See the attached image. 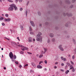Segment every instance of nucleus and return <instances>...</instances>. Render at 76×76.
<instances>
[{
  "mask_svg": "<svg viewBox=\"0 0 76 76\" xmlns=\"http://www.w3.org/2000/svg\"><path fill=\"white\" fill-rule=\"evenodd\" d=\"M39 26H42V24H39Z\"/></svg>",
  "mask_w": 76,
  "mask_h": 76,
  "instance_id": "obj_61",
  "label": "nucleus"
},
{
  "mask_svg": "<svg viewBox=\"0 0 76 76\" xmlns=\"http://www.w3.org/2000/svg\"><path fill=\"white\" fill-rule=\"evenodd\" d=\"M29 30L30 31H32V28L31 26H30L29 27Z\"/></svg>",
  "mask_w": 76,
  "mask_h": 76,
  "instance_id": "obj_28",
  "label": "nucleus"
},
{
  "mask_svg": "<svg viewBox=\"0 0 76 76\" xmlns=\"http://www.w3.org/2000/svg\"><path fill=\"white\" fill-rule=\"evenodd\" d=\"M72 58L73 60H74V59H75V56L74 55H73Z\"/></svg>",
  "mask_w": 76,
  "mask_h": 76,
  "instance_id": "obj_22",
  "label": "nucleus"
},
{
  "mask_svg": "<svg viewBox=\"0 0 76 76\" xmlns=\"http://www.w3.org/2000/svg\"><path fill=\"white\" fill-rule=\"evenodd\" d=\"M20 54H23L24 53V52L22 51H21L20 52Z\"/></svg>",
  "mask_w": 76,
  "mask_h": 76,
  "instance_id": "obj_31",
  "label": "nucleus"
},
{
  "mask_svg": "<svg viewBox=\"0 0 76 76\" xmlns=\"http://www.w3.org/2000/svg\"><path fill=\"white\" fill-rule=\"evenodd\" d=\"M43 61H40L39 64H41V63H43Z\"/></svg>",
  "mask_w": 76,
  "mask_h": 76,
  "instance_id": "obj_32",
  "label": "nucleus"
},
{
  "mask_svg": "<svg viewBox=\"0 0 76 76\" xmlns=\"http://www.w3.org/2000/svg\"><path fill=\"white\" fill-rule=\"evenodd\" d=\"M45 64H47V61L46 60H45Z\"/></svg>",
  "mask_w": 76,
  "mask_h": 76,
  "instance_id": "obj_40",
  "label": "nucleus"
},
{
  "mask_svg": "<svg viewBox=\"0 0 76 76\" xmlns=\"http://www.w3.org/2000/svg\"><path fill=\"white\" fill-rule=\"evenodd\" d=\"M19 67L20 68H21V67H22V65H20Z\"/></svg>",
  "mask_w": 76,
  "mask_h": 76,
  "instance_id": "obj_50",
  "label": "nucleus"
},
{
  "mask_svg": "<svg viewBox=\"0 0 76 76\" xmlns=\"http://www.w3.org/2000/svg\"><path fill=\"white\" fill-rule=\"evenodd\" d=\"M70 68L69 69V70H71V69H73V66L72 65L70 66Z\"/></svg>",
  "mask_w": 76,
  "mask_h": 76,
  "instance_id": "obj_16",
  "label": "nucleus"
},
{
  "mask_svg": "<svg viewBox=\"0 0 76 76\" xmlns=\"http://www.w3.org/2000/svg\"><path fill=\"white\" fill-rule=\"evenodd\" d=\"M41 35H42V33L40 32H39L37 36V41H40V42H41L42 41V36H41Z\"/></svg>",
  "mask_w": 76,
  "mask_h": 76,
  "instance_id": "obj_1",
  "label": "nucleus"
},
{
  "mask_svg": "<svg viewBox=\"0 0 76 76\" xmlns=\"http://www.w3.org/2000/svg\"><path fill=\"white\" fill-rule=\"evenodd\" d=\"M68 56H69V57H70V55H68Z\"/></svg>",
  "mask_w": 76,
  "mask_h": 76,
  "instance_id": "obj_63",
  "label": "nucleus"
},
{
  "mask_svg": "<svg viewBox=\"0 0 76 76\" xmlns=\"http://www.w3.org/2000/svg\"><path fill=\"white\" fill-rule=\"evenodd\" d=\"M30 23H31V25L32 26H35V24H34V22L32 21H30Z\"/></svg>",
  "mask_w": 76,
  "mask_h": 76,
  "instance_id": "obj_9",
  "label": "nucleus"
},
{
  "mask_svg": "<svg viewBox=\"0 0 76 76\" xmlns=\"http://www.w3.org/2000/svg\"><path fill=\"white\" fill-rule=\"evenodd\" d=\"M30 34H34V33H33V32H32V31H31V32H30Z\"/></svg>",
  "mask_w": 76,
  "mask_h": 76,
  "instance_id": "obj_41",
  "label": "nucleus"
},
{
  "mask_svg": "<svg viewBox=\"0 0 76 76\" xmlns=\"http://www.w3.org/2000/svg\"><path fill=\"white\" fill-rule=\"evenodd\" d=\"M50 39H48V43H50Z\"/></svg>",
  "mask_w": 76,
  "mask_h": 76,
  "instance_id": "obj_33",
  "label": "nucleus"
},
{
  "mask_svg": "<svg viewBox=\"0 0 76 76\" xmlns=\"http://www.w3.org/2000/svg\"><path fill=\"white\" fill-rule=\"evenodd\" d=\"M57 66H54V68H55V69H57Z\"/></svg>",
  "mask_w": 76,
  "mask_h": 76,
  "instance_id": "obj_60",
  "label": "nucleus"
},
{
  "mask_svg": "<svg viewBox=\"0 0 76 76\" xmlns=\"http://www.w3.org/2000/svg\"><path fill=\"white\" fill-rule=\"evenodd\" d=\"M65 26H68V24H65Z\"/></svg>",
  "mask_w": 76,
  "mask_h": 76,
  "instance_id": "obj_51",
  "label": "nucleus"
},
{
  "mask_svg": "<svg viewBox=\"0 0 76 76\" xmlns=\"http://www.w3.org/2000/svg\"><path fill=\"white\" fill-rule=\"evenodd\" d=\"M38 14L39 16H40L41 14V13H40V12H38Z\"/></svg>",
  "mask_w": 76,
  "mask_h": 76,
  "instance_id": "obj_35",
  "label": "nucleus"
},
{
  "mask_svg": "<svg viewBox=\"0 0 76 76\" xmlns=\"http://www.w3.org/2000/svg\"><path fill=\"white\" fill-rule=\"evenodd\" d=\"M29 1H28L27 2V5H28V4H29Z\"/></svg>",
  "mask_w": 76,
  "mask_h": 76,
  "instance_id": "obj_45",
  "label": "nucleus"
},
{
  "mask_svg": "<svg viewBox=\"0 0 76 76\" xmlns=\"http://www.w3.org/2000/svg\"><path fill=\"white\" fill-rule=\"evenodd\" d=\"M14 8L15 10H18V7L16 6V5L15 4H14Z\"/></svg>",
  "mask_w": 76,
  "mask_h": 76,
  "instance_id": "obj_11",
  "label": "nucleus"
},
{
  "mask_svg": "<svg viewBox=\"0 0 76 76\" xmlns=\"http://www.w3.org/2000/svg\"><path fill=\"white\" fill-rule=\"evenodd\" d=\"M47 69H46V68H45V69H44V70H45V71H47Z\"/></svg>",
  "mask_w": 76,
  "mask_h": 76,
  "instance_id": "obj_56",
  "label": "nucleus"
},
{
  "mask_svg": "<svg viewBox=\"0 0 76 76\" xmlns=\"http://www.w3.org/2000/svg\"><path fill=\"white\" fill-rule=\"evenodd\" d=\"M6 39L8 41H9L10 40V39L8 38H6Z\"/></svg>",
  "mask_w": 76,
  "mask_h": 76,
  "instance_id": "obj_48",
  "label": "nucleus"
},
{
  "mask_svg": "<svg viewBox=\"0 0 76 76\" xmlns=\"http://www.w3.org/2000/svg\"><path fill=\"white\" fill-rule=\"evenodd\" d=\"M37 67L38 69H42V66L39 65H38L37 66Z\"/></svg>",
  "mask_w": 76,
  "mask_h": 76,
  "instance_id": "obj_14",
  "label": "nucleus"
},
{
  "mask_svg": "<svg viewBox=\"0 0 76 76\" xmlns=\"http://www.w3.org/2000/svg\"><path fill=\"white\" fill-rule=\"evenodd\" d=\"M11 19L10 18H8V19H7L6 18H4V20L5 22H9L10 20Z\"/></svg>",
  "mask_w": 76,
  "mask_h": 76,
  "instance_id": "obj_6",
  "label": "nucleus"
},
{
  "mask_svg": "<svg viewBox=\"0 0 76 76\" xmlns=\"http://www.w3.org/2000/svg\"><path fill=\"white\" fill-rule=\"evenodd\" d=\"M14 4L10 5V7L8 8V10H9V11H13V10H14Z\"/></svg>",
  "mask_w": 76,
  "mask_h": 76,
  "instance_id": "obj_2",
  "label": "nucleus"
},
{
  "mask_svg": "<svg viewBox=\"0 0 76 76\" xmlns=\"http://www.w3.org/2000/svg\"><path fill=\"white\" fill-rule=\"evenodd\" d=\"M28 66V64H26V65H24V67H26V66Z\"/></svg>",
  "mask_w": 76,
  "mask_h": 76,
  "instance_id": "obj_46",
  "label": "nucleus"
},
{
  "mask_svg": "<svg viewBox=\"0 0 76 76\" xmlns=\"http://www.w3.org/2000/svg\"><path fill=\"white\" fill-rule=\"evenodd\" d=\"M61 71H62V72H64V70L63 69H60Z\"/></svg>",
  "mask_w": 76,
  "mask_h": 76,
  "instance_id": "obj_58",
  "label": "nucleus"
},
{
  "mask_svg": "<svg viewBox=\"0 0 76 76\" xmlns=\"http://www.w3.org/2000/svg\"><path fill=\"white\" fill-rule=\"evenodd\" d=\"M58 48H59L60 50L62 51H64V49L63 48H62V45H60L59 46Z\"/></svg>",
  "mask_w": 76,
  "mask_h": 76,
  "instance_id": "obj_4",
  "label": "nucleus"
},
{
  "mask_svg": "<svg viewBox=\"0 0 76 76\" xmlns=\"http://www.w3.org/2000/svg\"><path fill=\"white\" fill-rule=\"evenodd\" d=\"M70 62L73 65H74V62H73V61H70Z\"/></svg>",
  "mask_w": 76,
  "mask_h": 76,
  "instance_id": "obj_26",
  "label": "nucleus"
},
{
  "mask_svg": "<svg viewBox=\"0 0 76 76\" xmlns=\"http://www.w3.org/2000/svg\"><path fill=\"white\" fill-rule=\"evenodd\" d=\"M67 64L68 65V66H70V64L69 63H67Z\"/></svg>",
  "mask_w": 76,
  "mask_h": 76,
  "instance_id": "obj_37",
  "label": "nucleus"
},
{
  "mask_svg": "<svg viewBox=\"0 0 76 76\" xmlns=\"http://www.w3.org/2000/svg\"><path fill=\"white\" fill-rule=\"evenodd\" d=\"M8 1H9V2H11V3H13V1L11 0H8Z\"/></svg>",
  "mask_w": 76,
  "mask_h": 76,
  "instance_id": "obj_23",
  "label": "nucleus"
},
{
  "mask_svg": "<svg viewBox=\"0 0 76 76\" xmlns=\"http://www.w3.org/2000/svg\"><path fill=\"white\" fill-rule=\"evenodd\" d=\"M25 49L26 50H28V48L26 47H24V46H23V48H22L21 49L22 51H25Z\"/></svg>",
  "mask_w": 76,
  "mask_h": 76,
  "instance_id": "obj_5",
  "label": "nucleus"
},
{
  "mask_svg": "<svg viewBox=\"0 0 76 76\" xmlns=\"http://www.w3.org/2000/svg\"><path fill=\"white\" fill-rule=\"evenodd\" d=\"M2 26H4L5 25V24L4 23H2Z\"/></svg>",
  "mask_w": 76,
  "mask_h": 76,
  "instance_id": "obj_38",
  "label": "nucleus"
},
{
  "mask_svg": "<svg viewBox=\"0 0 76 76\" xmlns=\"http://www.w3.org/2000/svg\"><path fill=\"white\" fill-rule=\"evenodd\" d=\"M9 56L11 58V59H12V58H13V54L12 53V52H10L9 53Z\"/></svg>",
  "mask_w": 76,
  "mask_h": 76,
  "instance_id": "obj_3",
  "label": "nucleus"
},
{
  "mask_svg": "<svg viewBox=\"0 0 76 76\" xmlns=\"http://www.w3.org/2000/svg\"><path fill=\"white\" fill-rule=\"evenodd\" d=\"M5 16L7 18H8V17H9V15H8V14H5Z\"/></svg>",
  "mask_w": 76,
  "mask_h": 76,
  "instance_id": "obj_25",
  "label": "nucleus"
},
{
  "mask_svg": "<svg viewBox=\"0 0 76 76\" xmlns=\"http://www.w3.org/2000/svg\"><path fill=\"white\" fill-rule=\"evenodd\" d=\"M36 56H37V57H38V56H39V54H37L36 55Z\"/></svg>",
  "mask_w": 76,
  "mask_h": 76,
  "instance_id": "obj_59",
  "label": "nucleus"
},
{
  "mask_svg": "<svg viewBox=\"0 0 76 76\" xmlns=\"http://www.w3.org/2000/svg\"><path fill=\"white\" fill-rule=\"evenodd\" d=\"M12 61H13V62H15V60L14 59H13V58H12Z\"/></svg>",
  "mask_w": 76,
  "mask_h": 76,
  "instance_id": "obj_29",
  "label": "nucleus"
},
{
  "mask_svg": "<svg viewBox=\"0 0 76 76\" xmlns=\"http://www.w3.org/2000/svg\"><path fill=\"white\" fill-rule=\"evenodd\" d=\"M14 59H16V55H14Z\"/></svg>",
  "mask_w": 76,
  "mask_h": 76,
  "instance_id": "obj_30",
  "label": "nucleus"
},
{
  "mask_svg": "<svg viewBox=\"0 0 76 76\" xmlns=\"http://www.w3.org/2000/svg\"><path fill=\"white\" fill-rule=\"evenodd\" d=\"M28 54H32V53H31L27 52Z\"/></svg>",
  "mask_w": 76,
  "mask_h": 76,
  "instance_id": "obj_55",
  "label": "nucleus"
},
{
  "mask_svg": "<svg viewBox=\"0 0 76 76\" xmlns=\"http://www.w3.org/2000/svg\"><path fill=\"white\" fill-rule=\"evenodd\" d=\"M73 5H71V6H70V8H72V7H73Z\"/></svg>",
  "mask_w": 76,
  "mask_h": 76,
  "instance_id": "obj_52",
  "label": "nucleus"
},
{
  "mask_svg": "<svg viewBox=\"0 0 76 76\" xmlns=\"http://www.w3.org/2000/svg\"><path fill=\"white\" fill-rule=\"evenodd\" d=\"M74 52H75V53H76V48H75V49L74 50Z\"/></svg>",
  "mask_w": 76,
  "mask_h": 76,
  "instance_id": "obj_53",
  "label": "nucleus"
},
{
  "mask_svg": "<svg viewBox=\"0 0 76 76\" xmlns=\"http://www.w3.org/2000/svg\"><path fill=\"white\" fill-rule=\"evenodd\" d=\"M20 28L21 29H22H22H23V26H20Z\"/></svg>",
  "mask_w": 76,
  "mask_h": 76,
  "instance_id": "obj_24",
  "label": "nucleus"
},
{
  "mask_svg": "<svg viewBox=\"0 0 76 76\" xmlns=\"http://www.w3.org/2000/svg\"><path fill=\"white\" fill-rule=\"evenodd\" d=\"M70 72V71H69V70H66V71L65 72V73L66 74H68V73H69V72Z\"/></svg>",
  "mask_w": 76,
  "mask_h": 76,
  "instance_id": "obj_20",
  "label": "nucleus"
},
{
  "mask_svg": "<svg viewBox=\"0 0 76 76\" xmlns=\"http://www.w3.org/2000/svg\"><path fill=\"white\" fill-rule=\"evenodd\" d=\"M18 0H15V2L16 3H18Z\"/></svg>",
  "mask_w": 76,
  "mask_h": 76,
  "instance_id": "obj_54",
  "label": "nucleus"
},
{
  "mask_svg": "<svg viewBox=\"0 0 76 76\" xmlns=\"http://www.w3.org/2000/svg\"><path fill=\"white\" fill-rule=\"evenodd\" d=\"M11 44L12 45H17L16 43H15V42H11Z\"/></svg>",
  "mask_w": 76,
  "mask_h": 76,
  "instance_id": "obj_13",
  "label": "nucleus"
},
{
  "mask_svg": "<svg viewBox=\"0 0 76 76\" xmlns=\"http://www.w3.org/2000/svg\"><path fill=\"white\" fill-rule=\"evenodd\" d=\"M72 71L73 72H75V69H73V68L72 69Z\"/></svg>",
  "mask_w": 76,
  "mask_h": 76,
  "instance_id": "obj_34",
  "label": "nucleus"
},
{
  "mask_svg": "<svg viewBox=\"0 0 76 76\" xmlns=\"http://www.w3.org/2000/svg\"><path fill=\"white\" fill-rule=\"evenodd\" d=\"M31 64H32V66L34 67H35V64H34V63L32 62Z\"/></svg>",
  "mask_w": 76,
  "mask_h": 76,
  "instance_id": "obj_17",
  "label": "nucleus"
},
{
  "mask_svg": "<svg viewBox=\"0 0 76 76\" xmlns=\"http://www.w3.org/2000/svg\"><path fill=\"white\" fill-rule=\"evenodd\" d=\"M22 1H23V0H19V1L20 2H22Z\"/></svg>",
  "mask_w": 76,
  "mask_h": 76,
  "instance_id": "obj_47",
  "label": "nucleus"
},
{
  "mask_svg": "<svg viewBox=\"0 0 76 76\" xmlns=\"http://www.w3.org/2000/svg\"><path fill=\"white\" fill-rule=\"evenodd\" d=\"M52 42H55V39H52Z\"/></svg>",
  "mask_w": 76,
  "mask_h": 76,
  "instance_id": "obj_27",
  "label": "nucleus"
},
{
  "mask_svg": "<svg viewBox=\"0 0 76 76\" xmlns=\"http://www.w3.org/2000/svg\"><path fill=\"white\" fill-rule=\"evenodd\" d=\"M75 1H76V0H73L72 1V3H75Z\"/></svg>",
  "mask_w": 76,
  "mask_h": 76,
  "instance_id": "obj_42",
  "label": "nucleus"
},
{
  "mask_svg": "<svg viewBox=\"0 0 76 76\" xmlns=\"http://www.w3.org/2000/svg\"><path fill=\"white\" fill-rule=\"evenodd\" d=\"M18 47H22L21 49L22 48H23V46L21 45H18Z\"/></svg>",
  "mask_w": 76,
  "mask_h": 76,
  "instance_id": "obj_19",
  "label": "nucleus"
},
{
  "mask_svg": "<svg viewBox=\"0 0 76 76\" xmlns=\"http://www.w3.org/2000/svg\"><path fill=\"white\" fill-rule=\"evenodd\" d=\"M15 63L17 64H18V62H15Z\"/></svg>",
  "mask_w": 76,
  "mask_h": 76,
  "instance_id": "obj_49",
  "label": "nucleus"
},
{
  "mask_svg": "<svg viewBox=\"0 0 76 76\" xmlns=\"http://www.w3.org/2000/svg\"><path fill=\"white\" fill-rule=\"evenodd\" d=\"M3 17H1L0 18V20H3Z\"/></svg>",
  "mask_w": 76,
  "mask_h": 76,
  "instance_id": "obj_36",
  "label": "nucleus"
},
{
  "mask_svg": "<svg viewBox=\"0 0 76 76\" xmlns=\"http://www.w3.org/2000/svg\"><path fill=\"white\" fill-rule=\"evenodd\" d=\"M61 58L62 60H63L64 61H66L67 59L65 58H64L63 56H61Z\"/></svg>",
  "mask_w": 76,
  "mask_h": 76,
  "instance_id": "obj_7",
  "label": "nucleus"
},
{
  "mask_svg": "<svg viewBox=\"0 0 76 76\" xmlns=\"http://www.w3.org/2000/svg\"><path fill=\"white\" fill-rule=\"evenodd\" d=\"M33 41H35V39H33Z\"/></svg>",
  "mask_w": 76,
  "mask_h": 76,
  "instance_id": "obj_62",
  "label": "nucleus"
},
{
  "mask_svg": "<svg viewBox=\"0 0 76 76\" xmlns=\"http://www.w3.org/2000/svg\"><path fill=\"white\" fill-rule=\"evenodd\" d=\"M28 42H32V38L31 37H29L28 38Z\"/></svg>",
  "mask_w": 76,
  "mask_h": 76,
  "instance_id": "obj_10",
  "label": "nucleus"
},
{
  "mask_svg": "<svg viewBox=\"0 0 76 76\" xmlns=\"http://www.w3.org/2000/svg\"><path fill=\"white\" fill-rule=\"evenodd\" d=\"M58 62H57L56 63H55V64L57 65L58 64Z\"/></svg>",
  "mask_w": 76,
  "mask_h": 76,
  "instance_id": "obj_43",
  "label": "nucleus"
},
{
  "mask_svg": "<svg viewBox=\"0 0 76 76\" xmlns=\"http://www.w3.org/2000/svg\"><path fill=\"white\" fill-rule=\"evenodd\" d=\"M17 39H19V37H17Z\"/></svg>",
  "mask_w": 76,
  "mask_h": 76,
  "instance_id": "obj_64",
  "label": "nucleus"
},
{
  "mask_svg": "<svg viewBox=\"0 0 76 76\" xmlns=\"http://www.w3.org/2000/svg\"><path fill=\"white\" fill-rule=\"evenodd\" d=\"M44 52L43 53V51H42V54H45V52H47V49L46 48H44Z\"/></svg>",
  "mask_w": 76,
  "mask_h": 76,
  "instance_id": "obj_8",
  "label": "nucleus"
},
{
  "mask_svg": "<svg viewBox=\"0 0 76 76\" xmlns=\"http://www.w3.org/2000/svg\"><path fill=\"white\" fill-rule=\"evenodd\" d=\"M72 41L75 44H76V41H75V40L74 39H72Z\"/></svg>",
  "mask_w": 76,
  "mask_h": 76,
  "instance_id": "obj_18",
  "label": "nucleus"
},
{
  "mask_svg": "<svg viewBox=\"0 0 76 76\" xmlns=\"http://www.w3.org/2000/svg\"><path fill=\"white\" fill-rule=\"evenodd\" d=\"M50 37H51V38H52V37H54V34H53L50 33L49 35Z\"/></svg>",
  "mask_w": 76,
  "mask_h": 76,
  "instance_id": "obj_15",
  "label": "nucleus"
},
{
  "mask_svg": "<svg viewBox=\"0 0 76 76\" xmlns=\"http://www.w3.org/2000/svg\"><path fill=\"white\" fill-rule=\"evenodd\" d=\"M64 65V64L63 63H62L61 64V66H63Z\"/></svg>",
  "mask_w": 76,
  "mask_h": 76,
  "instance_id": "obj_44",
  "label": "nucleus"
},
{
  "mask_svg": "<svg viewBox=\"0 0 76 76\" xmlns=\"http://www.w3.org/2000/svg\"><path fill=\"white\" fill-rule=\"evenodd\" d=\"M20 11H22V10H23V8H21L20 9Z\"/></svg>",
  "mask_w": 76,
  "mask_h": 76,
  "instance_id": "obj_39",
  "label": "nucleus"
},
{
  "mask_svg": "<svg viewBox=\"0 0 76 76\" xmlns=\"http://www.w3.org/2000/svg\"><path fill=\"white\" fill-rule=\"evenodd\" d=\"M43 56V55H42V54H40L39 56V58H41V57H42Z\"/></svg>",
  "mask_w": 76,
  "mask_h": 76,
  "instance_id": "obj_21",
  "label": "nucleus"
},
{
  "mask_svg": "<svg viewBox=\"0 0 76 76\" xmlns=\"http://www.w3.org/2000/svg\"><path fill=\"white\" fill-rule=\"evenodd\" d=\"M4 70H6V68L5 67H4Z\"/></svg>",
  "mask_w": 76,
  "mask_h": 76,
  "instance_id": "obj_57",
  "label": "nucleus"
},
{
  "mask_svg": "<svg viewBox=\"0 0 76 76\" xmlns=\"http://www.w3.org/2000/svg\"><path fill=\"white\" fill-rule=\"evenodd\" d=\"M30 11L29 10H27L26 11V15L27 16V15H28V13Z\"/></svg>",
  "mask_w": 76,
  "mask_h": 76,
  "instance_id": "obj_12",
  "label": "nucleus"
}]
</instances>
